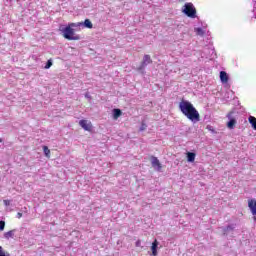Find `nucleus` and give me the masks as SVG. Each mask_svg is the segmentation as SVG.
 <instances>
[{
  "label": "nucleus",
  "instance_id": "6e6552de",
  "mask_svg": "<svg viewBox=\"0 0 256 256\" xmlns=\"http://www.w3.org/2000/svg\"><path fill=\"white\" fill-rule=\"evenodd\" d=\"M151 165L153 167V169H155V171H161V162L159 161V159L155 156L151 157Z\"/></svg>",
  "mask_w": 256,
  "mask_h": 256
},
{
  "label": "nucleus",
  "instance_id": "412c9836",
  "mask_svg": "<svg viewBox=\"0 0 256 256\" xmlns=\"http://www.w3.org/2000/svg\"><path fill=\"white\" fill-rule=\"evenodd\" d=\"M253 15L254 18L256 19V0H254Z\"/></svg>",
  "mask_w": 256,
  "mask_h": 256
},
{
  "label": "nucleus",
  "instance_id": "423d86ee",
  "mask_svg": "<svg viewBox=\"0 0 256 256\" xmlns=\"http://www.w3.org/2000/svg\"><path fill=\"white\" fill-rule=\"evenodd\" d=\"M215 54V49L213 47H205L201 53L202 59H209V57H213Z\"/></svg>",
  "mask_w": 256,
  "mask_h": 256
},
{
  "label": "nucleus",
  "instance_id": "39448f33",
  "mask_svg": "<svg viewBox=\"0 0 256 256\" xmlns=\"http://www.w3.org/2000/svg\"><path fill=\"white\" fill-rule=\"evenodd\" d=\"M229 121L227 123L228 129H235V125H237V119L235 118V112H230L227 115Z\"/></svg>",
  "mask_w": 256,
  "mask_h": 256
},
{
  "label": "nucleus",
  "instance_id": "9d476101",
  "mask_svg": "<svg viewBox=\"0 0 256 256\" xmlns=\"http://www.w3.org/2000/svg\"><path fill=\"white\" fill-rule=\"evenodd\" d=\"M220 80H221V83L229 82V75H227V72H225V71L220 72Z\"/></svg>",
  "mask_w": 256,
  "mask_h": 256
},
{
  "label": "nucleus",
  "instance_id": "6ab92c4d",
  "mask_svg": "<svg viewBox=\"0 0 256 256\" xmlns=\"http://www.w3.org/2000/svg\"><path fill=\"white\" fill-rule=\"evenodd\" d=\"M52 65H53V61L48 60L44 68H45V69H51V66H52Z\"/></svg>",
  "mask_w": 256,
  "mask_h": 256
},
{
  "label": "nucleus",
  "instance_id": "a878e982",
  "mask_svg": "<svg viewBox=\"0 0 256 256\" xmlns=\"http://www.w3.org/2000/svg\"><path fill=\"white\" fill-rule=\"evenodd\" d=\"M136 247H141V240H138V241L136 242Z\"/></svg>",
  "mask_w": 256,
  "mask_h": 256
},
{
  "label": "nucleus",
  "instance_id": "f257e3e1",
  "mask_svg": "<svg viewBox=\"0 0 256 256\" xmlns=\"http://www.w3.org/2000/svg\"><path fill=\"white\" fill-rule=\"evenodd\" d=\"M179 109L181 113H183V115L189 119V121H192L193 123H199L201 121V115H199V111H197L191 102L182 100L179 103Z\"/></svg>",
  "mask_w": 256,
  "mask_h": 256
},
{
  "label": "nucleus",
  "instance_id": "393cba45",
  "mask_svg": "<svg viewBox=\"0 0 256 256\" xmlns=\"http://www.w3.org/2000/svg\"><path fill=\"white\" fill-rule=\"evenodd\" d=\"M21 217H23V214H22L21 212H18V213H17V218H18V219H21Z\"/></svg>",
  "mask_w": 256,
  "mask_h": 256
},
{
  "label": "nucleus",
  "instance_id": "f03ea898",
  "mask_svg": "<svg viewBox=\"0 0 256 256\" xmlns=\"http://www.w3.org/2000/svg\"><path fill=\"white\" fill-rule=\"evenodd\" d=\"M73 25H77V23H70L68 26L61 29L63 37L68 39V41H79V35L75 34V31H79V26Z\"/></svg>",
  "mask_w": 256,
  "mask_h": 256
},
{
  "label": "nucleus",
  "instance_id": "a211bd4d",
  "mask_svg": "<svg viewBox=\"0 0 256 256\" xmlns=\"http://www.w3.org/2000/svg\"><path fill=\"white\" fill-rule=\"evenodd\" d=\"M43 151H44V154L46 155V157H49V153H51V151L49 150V148L47 146L43 147Z\"/></svg>",
  "mask_w": 256,
  "mask_h": 256
},
{
  "label": "nucleus",
  "instance_id": "bb28decb",
  "mask_svg": "<svg viewBox=\"0 0 256 256\" xmlns=\"http://www.w3.org/2000/svg\"><path fill=\"white\" fill-rule=\"evenodd\" d=\"M85 97H88V98H89V94H88V93H86V94H85Z\"/></svg>",
  "mask_w": 256,
  "mask_h": 256
},
{
  "label": "nucleus",
  "instance_id": "4be33fe9",
  "mask_svg": "<svg viewBox=\"0 0 256 256\" xmlns=\"http://www.w3.org/2000/svg\"><path fill=\"white\" fill-rule=\"evenodd\" d=\"M146 129H147V125H145V123H142L140 127V131H145Z\"/></svg>",
  "mask_w": 256,
  "mask_h": 256
},
{
  "label": "nucleus",
  "instance_id": "9b49d317",
  "mask_svg": "<svg viewBox=\"0 0 256 256\" xmlns=\"http://www.w3.org/2000/svg\"><path fill=\"white\" fill-rule=\"evenodd\" d=\"M157 247H159V242L154 240L151 246L152 255L157 256Z\"/></svg>",
  "mask_w": 256,
  "mask_h": 256
},
{
  "label": "nucleus",
  "instance_id": "7ed1b4c3",
  "mask_svg": "<svg viewBox=\"0 0 256 256\" xmlns=\"http://www.w3.org/2000/svg\"><path fill=\"white\" fill-rule=\"evenodd\" d=\"M183 13H185L187 17H191L192 19H195L197 15V10H195V6H193L192 3H187L184 5Z\"/></svg>",
  "mask_w": 256,
  "mask_h": 256
},
{
  "label": "nucleus",
  "instance_id": "4468645a",
  "mask_svg": "<svg viewBox=\"0 0 256 256\" xmlns=\"http://www.w3.org/2000/svg\"><path fill=\"white\" fill-rule=\"evenodd\" d=\"M187 161H188V163H193L195 161V153L188 152L187 153Z\"/></svg>",
  "mask_w": 256,
  "mask_h": 256
},
{
  "label": "nucleus",
  "instance_id": "aec40b11",
  "mask_svg": "<svg viewBox=\"0 0 256 256\" xmlns=\"http://www.w3.org/2000/svg\"><path fill=\"white\" fill-rule=\"evenodd\" d=\"M0 231H5V221L0 220Z\"/></svg>",
  "mask_w": 256,
  "mask_h": 256
},
{
  "label": "nucleus",
  "instance_id": "0eeeda50",
  "mask_svg": "<svg viewBox=\"0 0 256 256\" xmlns=\"http://www.w3.org/2000/svg\"><path fill=\"white\" fill-rule=\"evenodd\" d=\"M151 63H153V60H151V56L147 55V54L144 55L143 61H142L141 65L139 66L138 70L145 71V67H147V65H151Z\"/></svg>",
  "mask_w": 256,
  "mask_h": 256
},
{
  "label": "nucleus",
  "instance_id": "2eb2a0df",
  "mask_svg": "<svg viewBox=\"0 0 256 256\" xmlns=\"http://www.w3.org/2000/svg\"><path fill=\"white\" fill-rule=\"evenodd\" d=\"M194 31L196 35H199L200 37H203L205 35V30H203V28H194Z\"/></svg>",
  "mask_w": 256,
  "mask_h": 256
},
{
  "label": "nucleus",
  "instance_id": "5701e85b",
  "mask_svg": "<svg viewBox=\"0 0 256 256\" xmlns=\"http://www.w3.org/2000/svg\"><path fill=\"white\" fill-rule=\"evenodd\" d=\"M4 205L9 207L11 205V200H4Z\"/></svg>",
  "mask_w": 256,
  "mask_h": 256
},
{
  "label": "nucleus",
  "instance_id": "f8f14e48",
  "mask_svg": "<svg viewBox=\"0 0 256 256\" xmlns=\"http://www.w3.org/2000/svg\"><path fill=\"white\" fill-rule=\"evenodd\" d=\"M13 237H15V230H10L4 233V238L7 240L13 239Z\"/></svg>",
  "mask_w": 256,
  "mask_h": 256
},
{
  "label": "nucleus",
  "instance_id": "dca6fc26",
  "mask_svg": "<svg viewBox=\"0 0 256 256\" xmlns=\"http://www.w3.org/2000/svg\"><path fill=\"white\" fill-rule=\"evenodd\" d=\"M113 117H114V119H119V117H121V110L120 109H114L113 110Z\"/></svg>",
  "mask_w": 256,
  "mask_h": 256
},
{
  "label": "nucleus",
  "instance_id": "b1692460",
  "mask_svg": "<svg viewBox=\"0 0 256 256\" xmlns=\"http://www.w3.org/2000/svg\"><path fill=\"white\" fill-rule=\"evenodd\" d=\"M0 256H7L5 255V251H3V247L0 246Z\"/></svg>",
  "mask_w": 256,
  "mask_h": 256
},
{
  "label": "nucleus",
  "instance_id": "f3484780",
  "mask_svg": "<svg viewBox=\"0 0 256 256\" xmlns=\"http://www.w3.org/2000/svg\"><path fill=\"white\" fill-rule=\"evenodd\" d=\"M233 229H235V225H228L224 231L225 233H229V231H233Z\"/></svg>",
  "mask_w": 256,
  "mask_h": 256
},
{
  "label": "nucleus",
  "instance_id": "cd10ccee",
  "mask_svg": "<svg viewBox=\"0 0 256 256\" xmlns=\"http://www.w3.org/2000/svg\"><path fill=\"white\" fill-rule=\"evenodd\" d=\"M0 143H3V139L0 138Z\"/></svg>",
  "mask_w": 256,
  "mask_h": 256
},
{
  "label": "nucleus",
  "instance_id": "c85d7f7f",
  "mask_svg": "<svg viewBox=\"0 0 256 256\" xmlns=\"http://www.w3.org/2000/svg\"><path fill=\"white\" fill-rule=\"evenodd\" d=\"M254 221H256V217L254 216Z\"/></svg>",
  "mask_w": 256,
  "mask_h": 256
},
{
  "label": "nucleus",
  "instance_id": "1a4fd4ad",
  "mask_svg": "<svg viewBox=\"0 0 256 256\" xmlns=\"http://www.w3.org/2000/svg\"><path fill=\"white\" fill-rule=\"evenodd\" d=\"M79 125L84 131H91V129H93V125L87 120H80Z\"/></svg>",
  "mask_w": 256,
  "mask_h": 256
},
{
  "label": "nucleus",
  "instance_id": "20e7f679",
  "mask_svg": "<svg viewBox=\"0 0 256 256\" xmlns=\"http://www.w3.org/2000/svg\"><path fill=\"white\" fill-rule=\"evenodd\" d=\"M72 27H78L79 31H81V29H84V27L86 29H93V23L91 22V20L86 19L84 22H77L76 24H72Z\"/></svg>",
  "mask_w": 256,
  "mask_h": 256
},
{
  "label": "nucleus",
  "instance_id": "ddd939ff",
  "mask_svg": "<svg viewBox=\"0 0 256 256\" xmlns=\"http://www.w3.org/2000/svg\"><path fill=\"white\" fill-rule=\"evenodd\" d=\"M248 121L250 125H252L253 130L256 131V118L254 116H249Z\"/></svg>",
  "mask_w": 256,
  "mask_h": 256
}]
</instances>
